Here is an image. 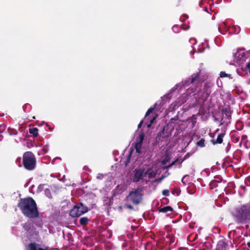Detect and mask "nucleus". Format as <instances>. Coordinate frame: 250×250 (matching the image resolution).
<instances>
[{"label": "nucleus", "mask_w": 250, "mask_h": 250, "mask_svg": "<svg viewBox=\"0 0 250 250\" xmlns=\"http://www.w3.org/2000/svg\"><path fill=\"white\" fill-rule=\"evenodd\" d=\"M199 74L198 73L193 74L191 78L183 81L181 83L176 84L173 87L175 89L179 88L180 90L183 87L186 88L187 86L191 84V86L187 89L186 93L183 94L182 97L178 99L177 104L174 105V108H175L176 106H179L185 103L188 99L186 97L188 95L194 93L193 96L198 94L197 96L195 97L196 98H197V97H199L201 82L199 79Z\"/></svg>", "instance_id": "1"}, {"label": "nucleus", "mask_w": 250, "mask_h": 250, "mask_svg": "<svg viewBox=\"0 0 250 250\" xmlns=\"http://www.w3.org/2000/svg\"><path fill=\"white\" fill-rule=\"evenodd\" d=\"M156 174V169L151 167H139L133 171L132 181L135 183L141 181L147 183L151 179L155 178Z\"/></svg>", "instance_id": "2"}, {"label": "nucleus", "mask_w": 250, "mask_h": 250, "mask_svg": "<svg viewBox=\"0 0 250 250\" xmlns=\"http://www.w3.org/2000/svg\"><path fill=\"white\" fill-rule=\"evenodd\" d=\"M18 206L22 213L28 218H34L39 216L36 203L32 198L21 199Z\"/></svg>", "instance_id": "3"}, {"label": "nucleus", "mask_w": 250, "mask_h": 250, "mask_svg": "<svg viewBox=\"0 0 250 250\" xmlns=\"http://www.w3.org/2000/svg\"><path fill=\"white\" fill-rule=\"evenodd\" d=\"M23 164L24 167L29 170H33L36 167V159L31 152H25L23 156Z\"/></svg>", "instance_id": "4"}, {"label": "nucleus", "mask_w": 250, "mask_h": 250, "mask_svg": "<svg viewBox=\"0 0 250 250\" xmlns=\"http://www.w3.org/2000/svg\"><path fill=\"white\" fill-rule=\"evenodd\" d=\"M236 221L243 223L250 218V211L247 207L243 206L238 209L235 215Z\"/></svg>", "instance_id": "5"}, {"label": "nucleus", "mask_w": 250, "mask_h": 250, "mask_svg": "<svg viewBox=\"0 0 250 250\" xmlns=\"http://www.w3.org/2000/svg\"><path fill=\"white\" fill-rule=\"evenodd\" d=\"M143 194L142 190L137 188L133 190L127 196V199L134 204H138L142 200Z\"/></svg>", "instance_id": "6"}, {"label": "nucleus", "mask_w": 250, "mask_h": 250, "mask_svg": "<svg viewBox=\"0 0 250 250\" xmlns=\"http://www.w3.org/2000/svg\"><path fill=\"white\" fill-rule=\"evenodd\" d=\"M87 208L84 206L83 204L79 203L76 205L70 211V215L73 217L81 216L87 211Z\"/></svg>", "instance_id": "7"}, {"label": "nucleus", "mask_w": 250, "mask_h": 250, "mask_svg": "<svg viewBox=\"0 0 250 250\" xmlns=\"http://www.w3.org/2000/svg\"><path fill=\"white\" fill-rule=\"evenodd\" d=\"M23 228L27 231V236L30 237L36 233V229L30 223H26L23 225Z\"/></svg>", "instance_id": "8"}, {"label": "nucleus", "mask_w": 250, "mask_h": 250, "mask_svg": "<svg viewBox=\"0 0 250 250\" xmlns=\"http://www.w3.org/2000/svg\"><path fill=\"white\" fill-rule=\"evenodd\" d=\"M218 29L219 31L222 34H225V32L229 31V27L225 22H221L218 24Z\"/></svg>", "instance_id": "9"}, {"label": "nucleus", "mask_w": 250, "mask_h": 250, "mask_svg": "<svg viewBox=\"0 0 250 250\" xmlns=\"http://www.w3.org/2000/svg\"><path fill=\"white\" fill-rule=\"evenodd\" d=\"M225 135V133H222L219 134L216 140L213 139L211 140V142L213 144L215 145L216 144H221L223 142V139Z\"/></svg>", "instance_id": "10"}, {"label": "nucleus", "mask_w": 250, "mask_h": 250, "mask_svg": "<svg viewBox=\"0 0 250 250\" xmlns=\"http://www.w3.org/2000/svg\"><path fill=\"white\" fill-rule=\"evenodd\" d=\"M143 136L141 135L140 136V140L139 142H137L135 145V149L136 150V152L138 153H141V148L142 146V141L143 140Z\"/></svg>", "instance_id": "11"}, {"label": "nucleus", "mask_w": 250, "mask_h": 250, "mask_svg": "<svg viewBox=\"0 0 250 250\" xmlns=\"http://www.w3.org/2000/svg\"><path fill=\"white\" fill-rule=\"evenodd\" d=\"M30 250H47V249H42L41 246L36 243H31L29 245Z\"/></svg>", "instance_id": "12"}, {"label": "nucleus", "mask_w": 250, "mask_h": 250, "mask_svg": "<svg viewBox=\"0 0 250 250\" xmlns=\"http://www.w3.org/2000/svg\"><path fill=\"white\" fill-rule=\"evenodd\" d=\"M216 250H227V244L223 241H219L217 245Z\"/></svg>", "instance_id": "13"}, {"label": "nucleus", "mask_w": 250, "mask_h": 250, "mask_svg": "<svg viewBox=\"0 0 250 250\" xmlns=\"http://www.w3.org/2000/svg\"><path fill=\"white\" fill-rule=\"evenodd\" d=\"M169 161V158L167 156L162 161V165L164 166V168H166L169 167H171L174 165L175 161H174L171 163V164L169 165L168 166H165L167 163H168Z\"/></svg>", "instance_id": "14"}, {"label": "nucleus", "mask_w": 250, "mask_h": 250, "mask_svg": "<svg viewBox=\"0 0 250 250\" xmlns=\"http://www.w3.org/2000/svg\"><path fill=\"white\" fill-rule=\"evenodd\" d=\"M240 31V28L238 26H232L229 27V33L233 32L234 34H238Z\"/></svg>", "instance_id": "15"}, {"label": "nucleus", "mask_w": 250, "mask_h": 250, "mask_svg": "<svg viewBox=\"0 0 250 250\" xmlns=\"http://www.w3.org/2000/svg\"><path fill=\"white\" fill-rule=\"evenodd\" d=\"M196 120L197 118L195 115H193L188 118V122L191 123V127L193 128L195 126V125L196 123Z\"/></svg>", "instance_id": "16"}, {"label": "nucleus", "mask_w": 250, "mask_h": 250, "mask_svg": "<svg viewBox=\"0 0 250 250\" xmlns=\"http://www.w3.org/2000/svg\"><path fill=\"white\" fill-rule=\"evenodd\" d=\"M131 153H132V151H130L129 154H127L126 158L125 159V160L124 158H122L121 160L122 162L124 163V164H125V166H127L128 165V164L130 162V157H131Z\"/></svg>", "instance_id": "17"}, {"label": "nucleus", "mask_w": 250, "mask_h": 250, "mask_svg": "<svg viewBox=\"0 0 250 250\" xmlns=\"http://www.w3.org/2000/svg\"><path fill=\"white\" fill-rule=\"evenodd\" d=\"M159 210L161 212L165 213L168 211H172L173 209L170 206H166L162 208H160Z\"/></svg>", "instance_id": "18"}, {"label": "nucleus", "mask_w": 250, "mask_h": 250, "mask_svg": "<svg viewBox=\"0 0 250 250\" xmlns=\"http://www.w3.org/2000/svg\"><path fill=\"white\" fill-rule=\"evenodd\" d=\"M29 132L31 134H32L34 136H36L38 134V129L36 127L30 128L29 130Z\"/></svg>", "instance_id": "19"}, {"label": "nucleus", "mask_w": 250, "mask_h": 250, "mask_svg": "<svg viewBox=\"0 0 250 250\" xmlns=\"http://www.w3.org/2000/svg\"><path fill=\"white\" fill-rule=\"evenodd\" d=\"M157 103H156L154 105V106L153 107H151L150 108H149L148 110L147 111L146 113V115H145V118H146V117L147 116H148L151 113H152L154 110L156 108V106H157Z\"/></svg>", "instance_id": "20"}, {"label": "nucleus", "mask_w": 250, "mask_h": 250, "mask_svg": "<svg viewBox=\"0 0 250 250\" xmlns=\"http://www.w3.org/2000/svg\"><path fill=\"white\" fill-rule=\"evenodd\" d=\"M88 219L86 217H82L80 220V223L81 225H84L88 222Z\"/></svg>", "instance_id": "21"}, {"label": "nucleus", "mask_w": 250, "mask_h": 250, "mask_svg": "<svg viewBox=\"0 0 250 250\" xmlns=\"http://www.w3.org/2000/svg\"><path fill=\"white\" fill-rule=\"evenodd\" d=\"M197 145L198 146L201 147H204L205 146V140L204 139H201L197 142Z\"/></svg>", "instance_id": "22"}, {"label": "nucleus", "mask_w": 250, "mask_h": 250, "mask_svg": "<svg viewBox=\"0 0 250 250\" xmlns=\"http://www.w3.org/2000/svg\"><path fill=\"white\" fill-rule=\"evenodd\" d=\"M44 194L49 198H51L52 196H51V193L50 189H49L48 188H46L44 190Z\"/></svg>", "instance_id": "23"}, {"label": "nucleus", "mask_w": 250, "mask_h": 250, "mask_svg": "<svg viewBox=\"0 0 250 250\" xmlns=\"http://www.w3.org/2000/svg\"><path fill=\"white\" fill-rule=\"evenodd\" d=\"M230 76V75L226 73L224 71H221L220 73V76L222 78L229 77Z\"/></svg>", "instance_id": "24"}, {"label": "nucleus", "mask_w": 250, "mask_h": 250, "mask_svg": "<svg viewBox=\"0 0 250 250\" xmlns=\"http://www.w3.org/2000/svg\"><path fill=\"white\" fill-rule=\"evenodd\" d=\"M158 115L156 114L154 117H153L152 119L150 120V123L148 125H147V127H150L151 126V125L154 122V121L156 120V119L158 117Z\"/></svg>", "instance_id": "25"}, {"label": "nucleus", "mask_w": 250, "mask_h": 250, "mask_svg": "<svg viewBox=\"0 0 250 250\" xmlns=\"http://www.w3.org/2000/svg\"><path fill=\"white\" fill-rule=\"evenodd\" d=\"M172 29L175 33H178L179 32V27L177 25H174L172 27Z\"/></svg>", "instance_id": "26"}, {"label": "nucleus", "mask_w": 250, "mask_h": 250, "mask_svg": "<svg viewBox=\"0 0 250 250\" xmlns=\"http://www.w3.org/2000/svg\"><path fill=\"white\" fill-rule=\"evenodd\" d=\"M6 129V125L1 124L0 125V133L3 132Z\"/></svg>", "instance_id": "27"}, {"label": "nucleus", "mask_w": 250, "mask_h": 250, "mask_svg": "<svg viewBox=\"0 0 250 250\" xmlns=\"http://www.w3.org/2000/svg\"><path fill=\"white\" fill-rule=\"evenodd\" d=\"M42 150L43 152V153H47L48 151V146H44L42 149Z\"/></svg>", "instance_id": "28"}, {"label": "nucleus", "mask_w": 250, "mask_h": 250, "mask_svg": "<svg viewBox=\"0 0 250 250\" xmlns=\"http://www.w3.org/2000/svg\"><path fill=\"white\" fill-rule=\"evenodd\" d=\"M189 42L192 44H195L196 43V40L195 38H190L189 40Z\"/></svg>", "instance_id": "29"}, {"label": "nucleus", "mask_w": 250, "mask_h": 250, "mask_svg": "<svg viewBox=\"0 0 250 250\" xmlns=\"http://www.w3.org/2000/svg\"><path fill=\"white\" fill-rule=\"evenodd\" d=\"M163 194L164 196H167L169 195V191L168 190H164L163 191Z\"/></svg>", "instance_id": "30"}, {"label": "nucleus", "mask_w": 250, "mask_h": 250, "mask_svg": "<svg viewBox=\"0 0 250 250\" xmlns=\"http://www.w3.org/2000/svg\"><path fill=\"white\" fill-rule=\"evenodd\" d=\"M104 177V175L103 174L99 173L97 175V178L98 179H102Z\"/></svg>", "instance_id": "31"}, {"label": "nucleus", "mask_w": 250, "mask_h": 250, "mask_svg": "<svg viewBox=\"0 0 250 250\" xmlns=\"http://www.w3.org/2000/svg\"><path fill=\"white\" fill-rule=\"evenodd\" d=\"M204 51V49H201L200 47L198 49L197 52L199 53H202Z\"/></svg>", "instance_id": "32"}, {"label": "nucleus", "mask_w": 250, "mask_h": 250, "mask_svg": "<svg viewBox=\"0 0 250 250\" xmlns=\"http://www.w3.org/2000/svg\"><path fill=\"white\" fill-rule=\"evenodd\" d=\"M143 122V121H142L139 123V124L138 125V128L141 127V126L142 125Z\"/></svg>", "instance_id": "33"}, {"label": "nucleus", "mask_w": 250, "mask_h": 250, "mask_svg": "<svg viewBox=\"0 0 250 250\" xmlns=\"http://www.w3.org/2000/svg\"><path fill=\"white\" fill-rule=\"evenodd\" d=\"M127 207L129 208H131L132 209L133 208V207L131 206V205H127Z\"/></svg>", "instance_id": "34"}, {"label": "nucleus", "mask_w": 250, "mask_h": 250, "mask_svg": "<svg viewBox=\"0 0 250 250\" xmlns=\"http://www.w3.org/2000/svg\"><path fill=\"white\" fill-rule=\"evenodd\" d=\"M185 177H186V176H185L182 178V182L184 184H185V182H184V179H185Z\"/></svg>", "instance_id": "35"}, {"label": "nucleus", "mask_w": 250, "mask_h": 250, "mask_svg": "<svg viewBox=\"0 0 250 250\" xmlns=\"http://www.w3.org/2000/svg\"><path fill=\"white\" fill-rule=\"evenodd\" d=\"M203 172H207V175H208L209 174V172H208V170H205L204 171H203Z\"/></svg>", "instance_id": "36"}, {"label": "nucleus", "mask_w": 250, "mask_h": 250, "mask_svg": "<svg viewBox=\"0 0 250 250\" xmlns=\"http://www.w3.org/2000/svg\"><path fill=\"white\" fill-rule=\"evenodd\" d=\"M247 246H248V247L249 248H250V242H248V243H247Z\"/></svg>", "instance_id": "37"}, {"label": "nucleus", "mask_w": 250, "mask_h": 250, "mask_svg": "<svg viewBox=\"0 0 250 250\" xmlns=\"http://www.w3.org/2000/svg\"><path fill=\"white\" fill-rule=\"evenodd\" d=\"M226 115H227V116H229V115H229V112H227V111H226Z\"/></svg>", "instance_id": "38"}, {"label": "nucleus", "mask_w": 250, "mask_h": 250, "mask_svg": "<svg viewBox=\"0 0 250 250\" xmlns=\"http://www.w3.org/2000/svg\"><path fill=\"white\" fill-rule=\"evenodd\" d=\"M56 159H58V158H56ZM58 159H60V158H58ZM55 159H56V158H55V159H54V160H53L52 163H54V161H55Z\"/></svg>", "instance_id": "39"}, {"label": "nucleus", "mask_w": 250, "mask_h": 250, "mask_svg": "<svg viewBox=\"0 0 250 250\" xmlns=\"http://www.w3.org/2000/svg\"><path fill=\"white\" fill-rule=\"evenodd\" d=\"M182 29H183V30H186V29H187V28H184V27H182Z\"/></svg>", "instance_id": "40"}, {"label": "nucleus", "mask_w": 250, "mask_h": 250, "mask_svg": "<svg viewBox=\"0 0 250 250\" xmlns=\"http://www.w3.org/2000/svg\"><path fill=\"white\" fill-rule=\"evenodd\" d=\"M248 53L250 54V50L249 51V52Z\"/></svg>", "instance_id": "41"}]
</instances>
